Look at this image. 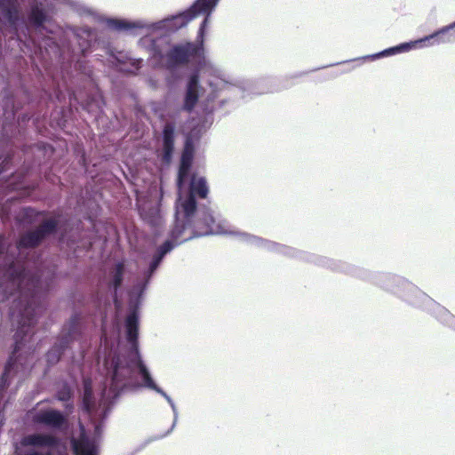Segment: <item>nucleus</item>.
<instances>
[{
  "label": "nucleus",
  "instance_id": "6ab92c4d",
  "mask_svg": "<svg viewBox=\"0 0 455 455\" xmlns=\"http://www.w3.org/2000/svg\"><path fill=\"white\" fill-rule=\"evenodd\" d=\"M75 390L73 387L67 381L63 380L57 388L56 398L60 402H68L74 400Z\"/></svg>",
  "mask_w": 455,
  "mask_h": 455
},
{
  "label": "nucleus",
  "instance_id": "20e7f679",
  "mask_svg": "<svg viewBox=\"0 0 455 455\" xmlns=\"http://www.w3.org/2000/svg\"><path fill=\"white\" fill-rule=\"evenodd\" d=\"M202 73L212 77L207 81L208 89L202 86V92L199 95V98L204 96L202 108L205 115V121L208 122L210 118V124H212V114L216 109L222 108L231 103L235 104L239 100H247L251 94L260 95L278 91V89L274 88L258 90L251 84L247 86L234 84L224 78V73L220 68V74H213L207 70H202Z\"/></svg>",
  "mask_w": 455,
  "mask_h": 455
},
{
  "label": "nucleus",
  "instance_id": "f8f14e48",
  "mask_svg": "<svg viewBox=\"0 0 455 455\" xmlns=\"http://www.w3.org/2000/svg\"><path fill=\"white\" fill-rule=\"evenodd\" d=\"M455 42V20L446 26L435 29L429 35L418 38L419 48Z\"/></svg>",
  "mask_w": 455,
  "mask_h": 455
},
{
  "label": "nucleus",
  "instance_id": "aec40b11",
  "mask_svg": "<svg viewBox=\"0 0 455 455\" xmlns=\"http://www.w3.org/2000/svg\"><path fill=\"white\" fill-rule=\"evenodd\" d=\"M30 334L31 330L29 328L23 329L20 327L17 329L13 335V345L15 346V349L25 345L28 341Z\"/></svg>",
  "mask_w": 455,
  "mask_h": 455
},
{
  "label": "nucleus",
  "instance_id": "5701e85b",
  "mask_svg": "<svg viewBox=\"0 0 455 455\" xmlns=\"http://www.w3.org/2000/svg\"><path fill=\"white\" fill-rule=\"evenodd\" d=\"M438 322L447 326L453 331H455V315H452L447 308H445L444 312L442 314L440 318L438 319Z\"/></svg>",
  "mask_w": 455,
  "mask_h": 455
},
{
  "label": "nucleus",
  "instance_id": "7ed1b4c3",
  "mask_svg": "<svg viewBox=\"0 0 455 455\" xmlns=\"http://www.w3.org/2000/svg\"><path fill=\"white\" fill-rule=\"evenodd\" d=\"M235 235L240 237L241 241L257 248L368 281L380 289L395 294L407 304L427 312L436 321L446 308L403 276L392 273L371 271L346 261L301 251L249 233L238 232Z\"/></svg>",
  "mask_w": 455,
  "mask_h": 455
},
{
  "label": "nucleus",
  "instance_id": "dca6fc26",
  "mask_svg": "<svg viewBox=\"0 0 455 455\" xmlns=\"http://www.w3.org/2000/svg\"><path fill=\"white\" fill-rule=\"evenodd\" d=\"M36 231L44 241L50 235H57L60 233V222L56 219L46 220L36 229Z\"/></svg>",
  "mask_w": 455,
  "mask_h": 455
},
{
  "label": "nucleus",
  "instance_id": "4be33fe9",
  "mask_svg": "<svg viewBox=\"0 0 455 455\" xmlns=\"http://www.w3.org/2000/svg\"><path fill=\"white\" fill-rule=\"evenodd\" d=\"M148 107L150 111L159 119L163 120L165 116V106L161 101L152 100L149 102Z\"/></svg>",
  "mask_w": 455,
  "mask_h": 455
},
{
  "label": "nucleus",
  "instance_id": "6e6552de",
  "mask_svg": "<svg viewBox=\"0 0 455 455\" xmlns=\"http://www.w3.org/2000/svg\"><path fill=\"white\" fill-rule=\"evenodd\" d=\"M177 135L175 122H167L163 124L157 149V160L164 168L169 167L173 161Z\"/></svg>",
  "mask_w": 455,
  "mask_h": 455
},
{
  "label": "nucleus",
  "instance_id": "a211bd4d",
  "mask_svg": "<svg viewBox=\"0 0 455 455\" xmlns=\"http://www.w3.org/2000/svg\"><path fill=\"white\" fill-rule=\"evenodd\" d=\"M144 220L154 228H157L162 223V212L156 204L150 205L143 211Z\"/></svg>",
  "mask_w": 455,
  "mask_h": 455
},
{
  "label": "nucleus",
  "instance_id": "f257e3e1",
  "mask_svg": "<svg viewBox=\"0 0 455 455\" xmlns=\"http://www.w3.org/2000/svg\"><path fill=\"white\" fill-rule=\"evenodd\" d=\"M0 40V220L26 228L46 214L18 206L27 176L52 168L51 142L28 140L29 127L48 136V126L63 130L73 109L100 115L106 100L86 57L100 40ZM18 253L0 233V292L22 276Z\"/></svg>",
  "mask_w": 455,
  "mask_h": 455
},
{
  "label": "nucleus",
  "instance_id": "b1692460",
  "mask_svg": "<svg viewBox=\"0 0 455 455\" xmlns=\"http://www.w3.org/2000/svg\"><path fill=\"white\" fill-rule=\"evenodd\" d=\"M134 115L138 121L143 122V120H149L148 115L146 109L140 105H135Z\"/></svg>",
  "mask_w": 455,
  "mask_h": 455
},
{
  "label": "nucleus",
  "instance_id": "c756f323",
  "mask_svg": "<svg viewBox=\"0 0 455 455\" xmlns=\"http://www.w3.org/2000/svg\"><path fill=\"white\" fill-rule=\"evenodd\" d=\"M265 81H266V80H260V81L259 82V84H262V83H264Z\"/></svg>",
  "mask_w": 455,
  "mask_h": 455
},
{
  "label": "nucleus",
  "instance_id": "393cba45",
  "mask_svg": "<svg viewBox=\"0 0 455 455\" xmlns=\"http://www.w3.org/2000/svg\"><path fill=\"white\" fill-rule=\"evenodd\" d=\"M62 403L66 411L72 412L74 411V400H69L68 402Z\"/></svg>",
  "mask_w": 455,
  "mask_h": 455
},
{
  "label": "nucleus",
  "instance_id": "c85d7f7f",
  "mask_svg": "<svg viewBox=\"0 0 455 455\" xmlns=\"http://www.w3.org/2000/svg\"><path fill=\"white\" fill-rule=\"evenodd\" d=\"M143 62V60H139V64L141 65Z\"/></svg>",
  "mask_w": 455,
  "mask_h": 455
},
{
  "label": "nucleus",
  "instance_id": "f03ea898",
  "mask_svg": "<svg viewBox=\"0 0 455 455\" xmlns=\"http://www.w3.org/2000/svg\"><path fill=\"white\" fill-rule=\"evenodd\" d=\"M200 139L198 133L185 137L175 179L177 197L173 221L166 239L152 254L141 251V259L145 260L146 267L133 286L148 290L164 258L176 247L195 238L226 233L221 225L216 222L212 211L207 205L199 204V200L206 199L210 193L206 178L198 176L194 168Z\"/></svg>",
  "mask_w": 455,
  "mask_h": 455
},
{
  "label": "nucleus",
  "instance_id": "cd10ccee",
  "mask_svg": "<svg viewBox=\"0 0 455 455\" xmlns=\"http://www.w3.org/2000/svg\"><path fill=\"white\" fill-rule=\"evenodd\" d=\"M4 422H5V418H4V411H0V426L4 425Z\"/></svg>",
  "mask_w": 455,
  "mask_h": 455
},
{
  "label": "nucleus",
  "instance_id": "2eb2a0df",
  "mask_svg": "<svg viewBox=\"0 0 455 455\" xmlns=\"http://www.w3.org/2000/svg\"><path fill=\"white\" fill-rule=\"evenodd\" d=\"M109 64L117 70L130 71L128 64L132 63V59L124 51H118L114 48H108L107 51Z\"/></svg>",
  "mask_w": 455,
  "mask_h": 455
},
{
  "label": "nucleus",
  "instance_id": "412c9836",
  "mask_svg": "<svg viewBox=\"0 0 455 455\" xmlns=\"http://www.w3.org/2000/svg\"><path fill=\"white\" fill-rule=\"evenodd\" d=\"M14 366V362L12 358V355H10L4 367V372L0 376V388L7 389L11 384L10 379L8 378V371Z\"/></svg>",
  "mask_w": 455,
  "mask_h": 455
},
{
  "label": "nucleus",
  "instance_id": "bb28decb",
  "mask_svg": "<svg viewBox=\"0 0 455 455\" xmlns=\"http://www.w3.org/2000/svg\"><path fill=\"white\" fill-rule=\"evenodd\" d=\"M80 164H81L84 168H86V167H87L88 163H87V160H86L85 156H81V158H80Z\"/></svg>",
  "mask_w": 455,
  "mask_h": 455
},
{
  "label": "nucleus",
  "instance_id": "9b49d317",
  "mask_svg": "<svg viewBox=\"0 0 455 455\" xmlns=\"http://www.w3.org/2000/svg\"><path fill=\"white\" fill-rule=\"evenodd\" d=\"M33 419L38 425H43L52 429H61L66 422L64 413L52 407L33 409Z\"/></svg>",
  "mask_w": 455,
  "mask_h": 455
},
{
  "label": "nucleus",
  "instance_id": "4468645a",
  "mask_svg": "<svg viewBox=\"0 0 455 455\" xmlns=\"http://www.w3.org/2000/svg\"><path fill=\"white\" fill-rule=\"evenodd\" d=\"M71 348V345L58 338L45 355L47 365L49 367L56 365L62 360L65 353Z\"/></svg>",
  "mask_w": 455,
  "mask_h": 455
},
{
  "label": "nucleus",
  "instance_id": "1a4fd4ad",
  "mask_svg": "<svg viewBox=\"0 0 455 455\" xmlns=\"http://www.w3.org/2000/svg\"><path fill=\"white\" fill-rule=\"evenodd\" d=\"M415 49H420L419 43H418V39L400 43L396 45L386 48V49H384L379 52H376V53L368 54V55H365L363 57L352 59L349 60L339 61V62H336L333 64L323 66L321 68H315L310 70V72L316 71L321 68H325L328 67H332V66L341 65V64H345V63L351 62V61H355V60H372L373 61V60H379L380 58H387V57L395 56V55L403 53V52H409ZM308 73H309V71L301 72L298 75H295L294 77H299V76H301L308 74Z\"/></svg>",
  "mask_w": 455,
  "mask_h": 455
},
{
  "label": "nucleus",
  "instance_id": "9d476101",
  "mask_svg": "<svg viewBox=\"0 0 455 455\" xmlns=\"http://www.w3.org/2000/svg\"><path fill=\"white\" fill-rule=\"evenodd\" d=\"M83 318V312L75 309L69 318L62 325L59 338L71 346H73L76 341L84 339L86 331V323Z\"/></svg>",
  "mask_w": 455,
  "mask_h": 455
},
{
  "label": "nucleus",
  "instance_id": "0eeeda50",
  "mask_svg": "<svg viewBox=\"0 0 455 455\" xmlns=\"http://www.w3.org/2000/svg\"><path fill=\"white\" fill-rule=\"evenodd\" d=\"M89 224L87 230L68 231L60 235V246L62 249L66 248L68 257L80 259L97 243H107L108 235L107 223L90 218Z\"/></svg>",
  "mask_w": 455,
  "mask_h": 455
},
{
  "label": "nucleus",
  "instance_id": "a878e982",
  "mask_svg": "<svg viewBox=\"0 0 455 455\" xmlns=\"http://www.w3.org/2000/svg\"><path fill=\"white\" fill-rule=\"evenodd\" d=\"M18 455H47V454L38 451H36V450H30V451H26L24 452H21Z\"/></svg>",
  "mask_w": 455,
  "mask_h": 455
},
{
  "label": "nucleus",
  "instance_id": "423d86ee",
  "mask_svg": "<svg viewBox=\"0 0 455 455\" xmlns=\"http://www.w3.org/2000/svg\"><path fill=\"white\" fill-rule=\"evenodd\" d=\"M68 276V272L59 270L58 265L53 262L45 265L36 275L31 298L27 302V309L35 322L47 309L50 297L57 290L59 281Z\"/></svg>",
  "mask_w": 455,
  "mask_h": 455
},
{
  "label": "nucleus",
  "instance_id": "f3484780",
  "mask_svg": "<svg viewBox=\"0 0 455 455\" xmlns=\"http://www.w3.org/2000/svg\"><path fill=\"white\" fill-rule=\"evenodd\" d=\"M42 243V238L35 229L28 231L22 235L21 239L17 244V249H32L39 246Z\"/></svg>",
  "mask_w": 455,
  "mask_h": 455
},
{
  "label": "nucleus",
  "instance_id": "39448f33",
  "mask_svg": "<svg viewBox=\"0 0 455 455\" xmlns=\"http://www.w3.org/2000/svg\"><path fill=\"white\" fill-rule=\"evenodd\" d=\"M129 272V262L124 256L110 255L104 269V291L105 293L111 299L108 301V308L111 303L115 308L121 311L124 308L123 293L124 291L125 275ZM108 309H105L101 314L100 329L102 334L105 335L108 328Z\"/></svg>",
  "mask_w": 455,
  "mask_h": 455
},
{
  "label": "nucleus",
  "instance_id": "ddd939ff",
  "mask_svg": "<svg viewBox=\"0 0 455 455\" xmlns=\"http://www.w3.org/2000/svg\"><path fill=\"white\" fill-rule=\"evenodd\" d=\"M20 443L28 447L57 449L61 446V440L51 434L31 433L22 436Z\"/></svg>",
  "mask_w": 455,
  "mask_h": 455
}]
</instances>
